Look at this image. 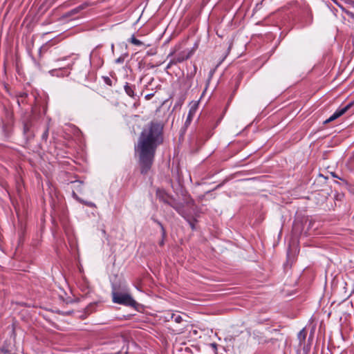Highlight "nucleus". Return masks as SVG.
I'll return each instance as SVG.
<instances>
[{
	"mask_svg": "<svg viewBox=\"0 0 354 354\" xmlns=\"http://www.w3.org/2000/svg\"><path fill=\"white\" fill-rule=\"evenodd\" d=\"M84 8H86L85 5H81L80 6L73 9L72 10H71L70 14L71 15L76 14V13L79 12L80 10H83Z\"/></svg>",
	"mask_w": 354,
	"mask_h": 354,
	"instance_id": "nucleus-12",
	"label": "nucleus"
},
{
	"mask_svg": "<svg viewBox=\"0 0 354 354\" xmlns=\"http://www.w3.org/2000/svg\"><path fill=\"white\" fill-rule=\"evenodd\" d=\"M171 319L176 323H180L183 320L182 317L179 315L172 314Z\"/></svg>",
	"mask_w": 354,
	"mask_h": 354,
	"instance_id": "nucleus-13",
	"label": "nucleus"
},
{
	"mask_svg": "<svg viewBox=\"0 0 354 354\" xmlns=\"http://www.w3.org/2000/svg\"><path fill=\"white\" fill-rule=\"evenodd\" d=\"M191 56V52L185 53V52L180 53L178 54L175 57L171 59L169 62V65L177 64L178 63H181L185 60L188 59Z\"/></svg>",
	"mask_w": 354,
	"mask_h": 354,
	"instance_id": "nucleus-4",
	"label": "nucleus"
},
{
	"mask_svg": "<svg viewBox=\"0 0 354 354\" xmlns=\"http://www.w3.org/2000/svg\"><path fill=\"white\" fill-rule=\"evenodd\" d=\"M110 79L109 78H106V82L108 83L109 82H110Z\"/></svg>",
	"mask_w": 354,
	"mask_h": 354,
	"instance_id": "nucleus-20",
	"label": "nucleus"
},
{
	"mask_svg": "<svg viewBox=\"0 0 354 354\" xmlns=\"http://www.w3.org/2000/svg\"><path fill=\"white\" fill-rule=\"evenodd\" d=\"M162 129L161 123L151 122L140 134L136 151L139 153L142 174L151 167L156 148L162 142Z\"/></svg>",
	"mask_w": 354,
	"mask_h": 354,
	"instance_id": "nucleus-1",
	"label": "nucleus"
},
{
	"mask_svg": "<svg viewBox=\"0 0 354 354\" xmlns=\"http://www.w3.org/2000/svg\"><path fill=\"white\" fill-rule=\"evenodd\" d=\"M129 41L136 46H141L143 44L141 41L137 39L133 35L131 37Z\"/></svg>",
	"mask_w": 354,
	"mask_h": 354,
	"instance_id": "nucleus-10",
	"label": "nucleus"
},
{
	"mask_svg": "<svg viewBox=\"0 0 354 354\" xmlns=\"http://www.w3.org/2000/svg\"><path fill=\"white\" fill-rule=\"evenodd\" d=\"M167 204L172 207L178 214L184 216V206L183 203L177 202L174 198H171L170 201H167Z\"/></svg>",
	"mask_w": 354,
	"mask_h": 354,
	"instance_id": "nucleus-5",
	"label": "nucleus"
},
{
	"mask_svg": "<svg viewBox=\"0 0 354 354\" xmlns=\"http://www.w3.org/2000/svg\"><path fill=\"white\" fill-rule=\"evenodd\" d=\"M298 337L299 339L302 338V339H305V337H306V335L304 333V330H301L299 334H298Z\"/></svg>",
	"mask_w": 354,
	"mask_h": 354,
	"instance_id": "nucleus-15",
	"label": "nucleus"
},
{
	"mask_svg": "<svg viewBox=\"0 0 354 354\" xmlns=\"http://www.w3.org/2000/svg\"><path fill=\"white\" fill-rule=\"evenodd\" d=\"M354 106V101H352L347 104L346 106L343 107H339L338 109L336 110V111L328 118L327 119L324 123H328L330 122H332L339 117L344 115L345 113H346L348 111H349L353 106Z\"/></svg>",
	"mask_w": 354,
	"mask_h": 354,
	"instance_id": "nucleus-3",
	"label": "nucleus"
},
{
	"mask_svg": "<svg viewBox=\"0 0 354 354\" xmlns=\"http://www.w3.org/2000/svg\"><path fill=\"white\" fill-rule=\"evenodd\" d=\"M123 62H124V58H122L121 57L115 59V63H118V64H121Z\"/></svg>",
	"mask_w": 354,
	"mask_h": 354,
	"instance_id": "nucleus-16",
	"label": "nucleus"
},
{
	"mask_svg": "<svg viewBox=\"0 0 354 354\" xmlns=\"http://www.w3.org/2000/svg\"><path fill=\"white\" fill-rule=\"evenodd\" d=\"M353 6H354V2H353Z\"/></svg>",
	"mask_w": 354,
	"mask_h": 354,
	"instance_id": "nucleus-21",
	"label": "nucleus"
},
{
	"mask_svg": "<svg viewBox=\"0 0 354 354\" xmlns=\"http://www.w3.org/2000/svg\"><path fill=\"white\" fill-rule=\"evenodd\" d=\"M172 65H169V63L168 64L167 68H169Z\"/></svg>",
	"mask_w": 354,
	"mask_h": 354,
	"instance_id": "nucleus-19",
	"label": "nucleus"
},
{
	"mask_svg": "<svg viewBox=\"0 0 354 354\" xmlns=\"http://www.w3.org/2000/svg\"><path fill=\"white\" fill-rule=\"evenodd\" d=\"M112 301L115 304L131 307H134L137 304V302L128 292H120L115 290L112 292Z\"/></svg>",
	"mask_w": 354,
	"mask_h": 354,
	"instance_id": "nucleus-2",
	"label": "nucleus"
},
{
	"mask_svg": "<svg viewBox=\"0 0 354 354\" xmlns=\"http://www.w3.org/2000/svg\"><path fill=\"white\" fill-rule=\"evenodd\" d=\"M134 89L135 86L130 85L128 83H126V84L124 85V91L126 93L132 98L134 97Z\"/></svg>",
	"mask_w": 354,
	"mask_h": 354,
	"instance_id": "nucleus-6",
	"label": "nucleus"
},
{
	"mask_svg": "<svg viewBox=\"0 0 354 354\" xmlns=\"http://www.w3.org/2000/svg\"><path fill=\"white\" fill-rule=\"evenodd\" d=\"M73 196H74L77 200H78L80 203H83V204L86 205V206H88V207H95V204H94L93 203H92V202L84 201V200H82V199L80 198L77 196V194H76L75 192H73Z\"/></svg>",
	"mask_w": 354,
	"mask_h": 354,
	"instance_id": "nucleus-8",
	"label": "nucleus"
},
{
	"mask_svg": "<svg viewBox=\"0 0 354 354\" xmlns=\"http://www.w3.org/2000/svg\"><path fill=\"white\" fill-rule=\"evenodd\" d=\"M192 117V110H190L189 112L188 116H187V122L188 120H190Z\"/></svg>",
	"mask_w": 354,
	"mask_h": 354,
	"instance_id": "nucleus-18",
	"label": "nucleus"
},
{
	"mask_svg": "<svg viewBox=\"0 0 354 354\" xmlns=\"http://www.w3.org/2000/svg\"><path fill=\"white\" fill-rule=\"evenodd\" d=\"M117 343L119 344V346L121 347V350L119 351L115 352V354H120L122 353V350H123L124 347L126 345V341L125 339L123 337H119L117 339Z\"/></svg>",
	"mask_w": 354,
	"mask_h": 354,
	"instance_id": "nucleus-7",
	"label": "nucleus"
},
{
	"mask_svg": "<svg viewBox=\"0 0 354 354\" xmlns=\"http://www.w3.org/2000/svg\"><path fill=\"white\" fill-rule=\"evenodd\" d=\"M158 196L159 197V198L162 201L164 202L165 203L167 204V201H170V199L171 198V197H169V196H167V194H165V193H162L160 192H158Z\"/></svg>",
	"mask_w": 354,
	"mask_h": 354,
	"instance_id": "nucleus-9",
	"label": "nucleus"
},
{
	"mask_svg": "<svg viewBox=\"0 0 354 354\" xmlns=\"http://www.w3.org/2000/svg\"><path fill=\"white\" fill-rule=\"evenodd\" d=\"M157 223L160 225V227H161V230H162V234L163 239L159 243V245L162 246V245H164V237L165 236L166 232H165V230L164 227L161 224V223H160L159 221H157Z\"/></svg>",
	"mask_w": 354,
	"mask_h": 354,
	"instance_id": "nucleus-11",
	"label": "nucleus"
},
{
	"mask_svg": "<svg viewBox=\"0 0 354 354\" xmlns=\"http://www.w3.org/2000/svg\"><path fill=\"white\" fill-rule=\"evenodd\" d=\"M344 12L350 17H351L352 19H354V13L349 11V10H344Z\"/></svg>",
	"mask_w": 354,
	"mask_h": 354,
	"instance_id": "nucleus-14",
	"label": "nucleus"
},
{
	"mask_svg": "<svg viewBox=\"0 0 354 354\" xmlns=\"http://www.w3.org/2000/svg\"><path fill=\"white\" fill-rule=\"evenodd\" d=\"M153 96V93L147 94V95H145V99L147 100H149L151 99V97Z\"/></svg>",
	"mask_w": 354,
	"mask_h": 354,
	"instance_id": "nucleus-17",
	"label": "nucleus"
}]
</instances>
